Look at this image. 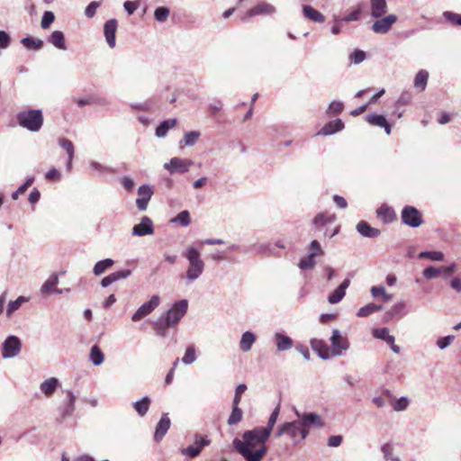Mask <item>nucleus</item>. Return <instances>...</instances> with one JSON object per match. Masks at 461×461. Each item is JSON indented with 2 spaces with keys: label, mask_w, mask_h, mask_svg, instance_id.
<instances>
[{
  "label": "nucleus",
  "mask_w": 461,
  "mask_h": 461,
  "mask_svg": "<svg viewBox=\"0 0 461 461\" xmlns=\"http://www.w3.org/2000/svg\"><path fill=\"white\" fill-rule=\"evenodd\" d=\"M268 438L267 432L262 430L260 427H256L246 430L242 435V440L234 438L232 445L246 461H261L267 452L265 443Z\"/></svg>",
  "instance_id": "1"
},
{
  "label": "nucleus",
  "mask_w": 461,
  "mask_h": 461,
  "mask_svg": "<svg viewBox=\"0 0 461 461\" xmlns=\"http://www.w3.org/2000/svg\"><path fill=\"white\" fill-rule=\"evenodd\" d=\"M183 256L188 261V267L186 269L185 278L186 284L189 285L197 280L202 276L205 265L201 258L199 250L193 246L187 247L185 249Z\"/></svg>",
  "instance_id": "2"
},
{
  "label": "nucleus",
  "mask_w": 461,
  "mask_h": 461,
  "mask_svg": "<svg viewBox=\"0 0 461 461\" xmlns=\"http://www.w3.org/2000/svg\"><path fill=\"white\" fill-rule=\"evenodd\" d=\"M18 124L30 131H39L43 124L42 112L37 110H26L17 113Z\"/></svg>",
  "instance_id": "3"
},
{
  "label": "nucleus",
  "mask_w": 461,
  "mask_h": 461,
  "mask_svg": "<svg viewBox=\"0 0 461 461\" xmlns=\"http://www.w3.org/2000/svg\"><path fill=\"white\" fill-rule=\"evenodd\" d=\"M308 433L309 430L303 427L299 420H294L281 425L276 432V437L280 438L287 435L294 441V444H298L307 437Z\"/></svg>",
  "instance_id": "4"
},
{
  "label": "nucleus",
  "mask_w": 461,
  "mask_h": 461,
  "mask_svg": "<svg viewBox=\"0 0 461 461\" xmlns=\"http://www.w3.org/2000/svg\"><path fill=\"white\" fill-rule=\"evenodd\" d=\"M188 309V302L185 299L176 302L172 307L166 312L163 317L167 320V324L176 325L180 320L185 315Z\"/></svg>",
  "instance_id": "5"
},
{
  "label": "nucleus",
  "mask_w": 461,
  "mask_h": 461,
  "mask_svg": "<svg viewBox=\"0 0 461 461\" xmlns=\"http://www.w3.org/2000/svg\"><path fill=\"white\" fill-rule=\"evenodd\" d=\"M21 350L22 341L17 336H8L2 344V357L5 359L17 357Z\"/></svg>",
  "instance_id": "6"
},
{
  "label": "nucleus",
  "mask_w": 461,
  "mask_h": 461,
  "mask_svg": "<svg viewBox=\"0 0 461 461\" xmlns=\"http://www.w3.org/2000/svg\"><path fill=\"white\" fill-rule=\"evenodd\" d=\"M401 218L404 224L411 228H417L423 222L420 212L411 205H406L403 207Z\"/></svg>",
  "instance_id": "7"
},
{
  "label": "nucleus",
  "mask_w": 461,
  "mask_h": 461,
  "mask_svg": "<svg viewBox=\"0 0 461 461\" xmlns=\"http://www.w3.org/2000/svg\"><path fill=\"white\" fill-rule=\"evenodd\" d=\"M194 161L188 158H181L178 157L172 158L167 163L164 164V168L171 174H185L189 171Z\"/></svg>",
  "instance_id": "8"
},
{
  "label": "nucleus",
  "mask_w": 461,
  "mask_h": 461,
  "mask_svg": "<svg viewBox=\"0 0 461 461\" xmlns=\"http://www.w3.org/2000/svg\"><path fill=\"white\" fill-rule=\"evenodd\" d=\"M160 303L158 295H152L149 302L144 303L131 316L132 321H140L150 314Z\"/></svg>",
  "instance_id": "9"
},
{
  "label": "nucleus",
  "mask_w": 461,
  "mask_h": 461,
  "mask_svg": "<svg viewBox=\"0 0 461 461\" xmlns=\"http://www.w3.org/2000/svg\"><path fill=\"white\" fill-rule=\"evenodd\" d=\"M397 19V16L393 14L375 19L371 27L372 31L377 34H385L392 29Z\"/></svg>",
  "instance_id": "10"
},
{
  "label": "nucleus",
  "mask_w": 461,
  "mask_h": 461,
  "mask_svg": "<svg viewBox=\"0 0 461 461\" xmlns=\"http://www.w3.org/2000/svg\"><path fill=\"white\" fill-rule=\"evenodd\" d=\"M330 343L333 355L335 356L341 355L343 351H346L349 348V342L347 337L342 336L340 331L337 329L333 330L332 331Z\"/></svg>",
  "instance_id": "11"
},
{
  "label": "nucleus",
  "mask_w": 461,
  "mask_h": 461,
  "mask_svg": "<svg viewBox=\"0 0 461 461\" xmlns=\"http://www.w3.org/2000/svg\"><path fill=\"white\" fill-rule=\"evenodd\" d=\"M276 13L274 5L261 2L253 8L247 11V13L241 17L243 22H248L251 17L256 15H268Z\"/></svg>",
  "instance_id": "12"
},
{
  "label": "nucleus",
  "mask_w": 461,
  "mask_h": 461,
  "mask_svg": "<svg viewBox=\"0 0 461 461\" xmlns=\"http://www.w3.org/2000/svg\"><path fill=\"white\" fill-rule=\"evenodd\" d=\"M154 233V225L150 218L143 216L140 219V223L136 224L132 228V235L138 237H143L146 235H152Z\"/></svg>",
  "instance_id": "13"
},
{
  "label": "nucleus",
  "mask_w": 461,
  "mask_h": 461,
  "mask_svg": "<svg viewBox=\"0 0 461 461\" xmlns=\"http://www.w3.org/2000/svg\"><path fill=\"white\" fill-rule=\"evenodd\" d=\"M336 220V217L334 214H326L324 212H320L318 213L313 221H312V225H313V228L315 229V230L317 231H322L323 230V236H327L328 233H327V226L329 224H331L335 221Z\"/></svg>",
  "instance_id": "14"
},
{
  "label": "nucleus",
  "mask_w": 461,
  "mask_h": 461,
  "mask_svg": "<svg viewBox=\"0 0 461 461\" xmlns=\"http://www.w3.org/2000/svg\"><path fill=\"white\" fill-rule=\"evenodd\" d=\"M295 414L300 419L299 422L302 424V426L306 428L308 430L311 426H315L318 428L323 426L321 418L316 413L309 412L301 414L299 411H295Z\"/></svg>",
  "instance_id": "15"
},
{
  "label": "nucleus",
  "mask_w": 461,
  "mask_h": 461,
  "mask_svg": "<svg viewBox=\"0 0 461 461\" xmlns=\"http://www.w3.org/2000/svg\"><path fill=\"white\" fill-rule=\"evenodd\" d=\"M153 194V188L149 185H143L138 189L139 197L136 200L137 207L140 211H145L148 207L149 201Z\"/></svg>",
  "instance_id": "16"
},
{
  "label": "nucleus",
  "mask_w": 461,
  "mask_h": 461,
  "mask_svg": "<svg viewBox=\"0 0 461 461\" xmlns=\"http://www.w3.org/2000/svg\"><path fill=\"white\" fill-rule=\"evenodd\" d=\"M117 30V21L115 19H110L105 22L104 25V34L108 46L111 49L115 47V33Z\"/></svg>",
  "instance_id": "17"
},
{
  "label": "nucleus",
  "mask_w": 461,
  "mask_h": 461,
  "mask_svg": "<svg viewBox=\"0 0 461 461\" xmlns=\"http://www.w3.org/2000/svg\"><path fill=\"white\" fill-rule=\"evenodd\" d=\"M388 10L386 0H370V15L374 19L384 16Z\"/></svg>",
  "instance_id": "18"
},
{
  "label": "nucleus",
  "mask_w": 461,
  "mask_h": 461,
  "mask_svg": "<svg viewBox=\"0 0 461 461\" xmlns=\"http://www.w3.org/2000/svg\"><path fill=\"white\" fill-rule=\"evenodd\" d=\"M350 285V280L346 278L328 297V302L331 304L339 303L345 296L346 290Z\"/></svg>",
  "instance_id": "19"
},
{
  "label": "nucleus",
  "mask_w": 461,
  "mask_h": 461,
  "mask_svg": "<svg viewBox=\"0 0 461 461\" xmlns=\"http://www.w3.org/2000/svg\"><path fill=\"white\" fill-rule=\"evenodd\" d=\"M170 419L167 413H164L156 426L154 439L160 441L170 428Z\"/></svg>",
  "instance_id": "20"
},
{
  "label": "nucleus",
  "mask_w": 461,
  "mask_h": 461,
  "mask_svg": "<svg viewBox=\"0 0 461 461\" xmlns=\"http://www.w3.org/2000/svg\"><path fill=\"white\" fill-rule=\"evenodd\" d=\"M59 284V276L57 274H52L41 285V293L42 294H49L51 292L56 294H62L63 291L61 289H58L57 285Z\"/></svg>",
  "instance_id": "21"
},
{
  "label": "nucleus",
  "mask_w": 461,
  "mask_h": 461,
  "mask_svg": "<svg viewBox=\"0 0 461 461\" xmlns=\"http://www.w3.org/2000/svg\"><path fill=\"white\" fill-rule=\"evenodd\" d=\"M76 396L71 391H67V399L62 407H60L59 412L62 419H66L72 415L75 411Z\"/></svg>",
  "instance_id": "22"
},
{
  "label": "nucleus",
  "mask_w": 461,
  "mask_h": 461,
  "mask_svg": "<svg viewBox=\"0 0 461 461\" xmlns=\"http://www.w3.org/2000/svg\"><path fill=\"white\" fill-rule=\"evenodd\" d=\"M366 121L371 125L384 128L387 135L391 134V126L384 115L375 113L368 114Z\"/></svg>",
  "instance_id": "23"
},
{
  "label": "nucleus",
  "mask_w": 461,
  "mask_h": 461,
  "mask_svg": "<svg viewBox=\"0 0 461 461\" xmlns=\"http://www.w3.org/2000/svg\"><path fill=\"white\" fill-rule=\"evenodd\" d=\"M344 129V122L340 119H336L326 123L317 133L318 135H330Z\"/></svg>",
  "instance_id": "24"
},
{
  "label": "nucleus",
  "mask_w": 461,
  "mask_h": 461,
  "mask_svg": "<svg viewBox=\"0 0 461 461\" xmlns=\"http://www.w3.org/2000/svg\"><path fill=\"white\" fill-rule=\"evenodd\" d=\"M274 337L277 351L281 352L292 348L293 339L287 335L282 332H276Z\"/></svg>",
  "instance_id": "25"
},
{
  "label": "nucleus",
  "mask_w": 461,
  "mask_h": 461,
  "mask_svg": "<svg viewBox=\"0 0 461 461\" xmlns=\"http://www.w3.org/2000/svg\"><path fill=\"white\" fill-rule=\"evenodd\" d=\"M357 230L362 236L366 238H375L378 237L381 233V231L378 229L371 227L365 221H361L357 224Z\"/></svg>",
  "instance_id": "26"
},
{
  "label": "nucleus",
  "mask_w": 461,
  "mask_h": 461,
  "mask_svg": "<svg viewBox=\"0 0 461 461\" xmlns=\"http://www.w3.org/2000/svg\"><path fill=\"white\" fill-rule=\"evenodd\" d=\"M47 41L56 47L57 49L66 50L67 45L65 42V36L61 31H54L47 39Z\"/></svg>",
  "instance_id": "27"
},
{
  "label": "nucleus",
  "mask_w": 461,
  "mask_h": 461,
  "mask_svg": "<svg viewBox=\"0 0 461 461\" xmlns=\"http://www.w3.org/2000/svg\"><path fill=\"white\" fill-rule=\"evenodd\" d=\"M256 339L257 337L253 332L245 331L241 335V339L240 341V349L242 352H249L252 348V346L256 342Z\"/></svg>",
  "instance_id": "28"
},
{
  "label": "nucleus",
  "mask_w": 461,
  "mask_h": 461,
  "mask_svg": "<svg viewBox=\"0 0 461 461\" xmlns=\"http://www.w3.org/2000/svg\"><path fill=\"white\" fill-rule=\"evenodd\" d=\"M303 12L304 17L312 22L323 23L325 20L324 15L311 5H303Z\"/></svg>",
  "instance_id": "29"
},
{
  "label": "nucleus",
  "mask_w": 461,
  "mask_h": 461,
  "mask_svg": "<svg viewBox=\"0 0 461 461\" xmlns=\"http://www.w3.org/2000/svg\"><path fill=\"white\" fill-rule=\"evenodd\" d=\"M58 385L59 380L55 377H50L41 384L40 389L46 396H50L54 393Z\"/></svg>",
  "instance_id": "30"
},
{
  "label": "nucleus",
  "mask_w": 461,
  "mask_h": 461,
  "mask_svg": "<svg viewBox=\"0 0 461 461\" xmlns=\"http://www.w3.org/2000/svg\"><path fill=\"white\" fill-rule=\"evenodd\" d=\"M177 120L176 118L168 119L160 122L156 128V136L163 138L167 135L170 129H173L176 125Z\"/></svg>",
  "instance_id": "31"
},
{
  "label": "nucleus",
  "mask_w": 461,
  "mask_h": 461,
  "mask_svg": "<svg viewBox=\"0 0 461 461\" xmlns=\"http://www.w3.org/2000/svg\"><path fill=\"white\" fill-rule=\"evenodd\" d=\"M151 403V400L149 397L145 396L141 400L137 401L132 403V406L136 412L140 416L143 417L148 412L149 406Z\"/></svg>",
  "instance_id": "32"
},
{
  "label": "nucleus",
  "mask_w": 461,
  "mask_h": 461,
  "mask_svg": "<svg viewBox=\"0 0 461 461\" xmlns=\"http://www.w3.org/2000/svg\"><path fill=\"white\" fill-rule=\"evenodd\" d=\"M114 261L112 258H105L96 262L93 268L95 276H99L103 275L109 267H113Z\"/></svg>",
  "instance_id": "33"
},
{
  "label": "nucleus",
  "mask_w": 461,
  "mask_h": 461,
  "mask_svg": "<svg viewBox=\"0 0 461 461\" xmlns=\"http://www.w3.org/2000/svg\"><path fill=\"white\" fill-rule=\"evenodd\" d=\"M377 216L381 218L384 222L388 223L395 219V212L392 208L386 205H382L377 210Z\"/></svg>",
  "instance_id": "34"
},
{
  "label": "nucleus",
  "mask_w": 461,
  "mask_h": 461,
  "mask_svg": "<svg viewBox=\"0 0 461 461\" xmlns=\"http://www.w3.org/2000/svg\"><path fill=\"white\" fill-rule=\"evenodd\" d=\"M21 43L28 50H40L43 48V41L33 37L22 39Z\"/></svg>",
  "instance_id": "35"
},
{
  "label": "nucleus",
  "mask_w": 461,
  "mask_h": 461,
  "mask_svg": "<svg viewBox=\"0 0 461 461\" xmlns=\"http://www.w3.org/2000/svg\"><path fill=\"white\" fill-rule=\"evenodd\" d=\"M311 344L312 349L318 352L320 357L322 359H328L330 357L327 345L322 340L312 339Z\"/></svg>",
  "instance_id": "36"
},
{
  "label": "nucleus",
  "mask_w": 461,
  "mask_h": 461,
  "mask_svg": "<svg viewBox=\"0 0 461 461\" xmlns=\"http://www.w3.org/2000/svg\"><path fill=\"white\" fill-rule=\"evenodd\" d=\"M418 258H427L431 261L442 262L445 260V255L443 252L438 250L422 251L418 255Z\"/></svg>",
  "instance_id": "37"
},
{
  "label": "nucleus",
  "mask_w": 461,
  "mask_h": 461,
  "mask_svg": "<svg viewBox=\"0 0 461 461\" xmlns=\"http://www.w3.org/2000/svg\"><path fill=\"white\" fill-rule=\"evenodd\" d=\"M89 359L95 366H100L104 360V356L97 345L92 346Z\"/></svg>",
  "instance_id": "38"
},
{
  "label": "nucleus",
  "mask_w": 461,
  "mask_h": 461,
  "mask_svg": "<svg viewBox=\"0 0 461 461\" xmlns=\"http://www.w3.org/2000/svg\"><path fill=\"white\" fill-rule=\"evenodd\" d=\"M280 413V404H278L275 409L274 411H272L269 419H268V421H267V424L266 427H260V429L266 432H267V436L270 437L271 435V432L273 430V428L277 420V418H278V415Z\"/></svg>",
  "instance_id": "39"
},
{
  "label": "nucleus",
  "mask_w": 461,
  "mask_h": 461,
  "mask_svg": "<svg viewBox=\"0 0 461 461\" xmlns=\"http://www.w3.org/2000/svg\"><path fill=\"white\" fill-rule=\"evenodd\" d=\"M373 336L376 339L385 341L387 344H393L394 342V337L389 334L387 328L374 329Z\"/></svg>",
  "instance_id": "40"
},
{
  "label": "nucleus",
  "mask_w": 461,
  "mask_h": 461,
  "mask_svg": "<svg viewBox=\"0 0 461 461\" xmlns=\"http://www.w3.org/2000/svg\"><path fill=\"white\" fill-rule=\"evenodd\" d=\"M429 73L426 70H420L414 78V86L420 91H423L427 86Z\"/></svg>",
  "instance_id": "41"
},
{
  "label": "nucleus",
  "mask_w": 461,
  "mask_h": 461,
  "mask_svg": "<svg viewBox=\"0 0 461 461\" xmlns=\"http://www.w3.org/2000/svg\"><path fill=\"white\" fill-rule=\"evenodd\" d=\"M201 133L197 131H191L185 132L182 140H180V145L184 143L185 146L191 147L194 146L198 140L200 139Z\"/></svg>",
  "instance_id": "42"
},
{
  "label": "nucleus",
  "mask_w": 461,
  "mask_h": 461,
  "mask_svg": "<svg viewBox=\"0 0 461 461\" xmlns=\"http://www.w3.org/2000/svg\"><path fill=\"white\" fill-rule=\"evenodd\" d=\"M169 327H172V325L167 324V320L163 316L154 322V330L156 333L161 337L167 336V330Z\"/></svg>",
  "instance_id": "43"
},
{
  "label": "nucleus",
  "mask_w": 461,
  "mask_h": 461,
  "mask_svg": "<svg viewBox=\"0 0 461 461\" xmlns=\"http://www.w3.org/2000/svg\"><path fill=\"white\" fill-rule=\"evenodd\" d=\"M382 310V306L381 305H376L375 303H368L363 307H361L357 315L358 317H366L372 313H375L378 311Z\"/></svg>",
  "instance_id": "44"
},
{
  "label": "nucleus",
  "mask_w": 461,
  "mask_h": 461,
  "mask_svg": "<svg viewBox=\"0 0 461 461\" xmlns=\"http://www.w3.org/2000/svg\"><path fill=\"white\" fill-rule=\"evenodd\" d=\"M242 415L243 412L241 409L239 407V405L232 404V411L228 419V424L231 426L239 423L242 420Z\"/></svg>",
  "instance_id": "45"
},
{
  "label": "nucleus",
  "mask_w": 461,
  "mask_h": 461,
  "mask_svg": "<svg viewBox=\"0 0 461 461\" xmlns=\"http://www.w3.org/2000/svg\"><path fill=\"white\" fill-rule=\"evenodd\" d=\"M59 144L67 152L68 157H69L70 160H73L75 149L72 141L66 138H59Z\"/></svg>",
  "instance_id": "46"
},
{
  "label": "nucleus",
  "mask_w": 461,
  "mask_h": 461,
  "mask_svg": "<svg viewBox=\"0 0 461 461\" xmlns=\"http://www.w3.org/2000/svg\"><path fill=\"white\" fill-rule=\"evenodd\" d=\"M27 298L19 296L16 300L9 302L6 309V314L10 317L15 311H17L23 303L26 302Z\"/></svg>",
  "instance_id": "47"
},
{
  "label": "nucleus",
  "mask_w": 461,
  "mask_h": 461,
  "mask_svg": "<svg viewBox=\"0 0 461 461\" xmlns=\"http://www.w3.org/2000/svg\"><path fill=\"white\" fill-rule=\"evenodd\" d=\"M170 11L168 7L159 6L155 9L154 17L159 23H164L167 20Z\"/></svg>",
  "instance_id": "48"
},
{
  "label": "nucleus",
  "mask_w": 461,
  "mask_h": 461,
  "mask_svg": "<svg viewBox=\"0 0 461 461\" xmlns=\"http://www.w3.org/2000/svg\"><path fill=\"white\" fill-rule=\"evenodd\" d=\"M344 104L340 101H333L330 104L326 113L329 116H334L342 113Z\"/></svg>",
  "instance_id": "49"
},
{
  "label": "nucleus",
  "mask_w": 461,
  "mask_h": 461,
  "mask_svg": "<svg viewBox=\"0 0 461 461\" xmlns=\"http://www.w3.org/2000/svg\"><path fill=\"white\" fill-rule=\"evenodd\" d=\"M315 258H313L312 255L308 254L301 258L298 266L303 270H308L312 269L315 267Z\"/></svg>",
  "instance_id": "50"
},
{
  "label": "nucleus",
  "mask_w": 461,
  "mask_h": 461,
  "mask_svg": "<svg viewBox=\"0 0 461 461\" xmlns=\"http://www.w3.org/2000/svg\"><path fill=\"white\" fill-rule=\"evenodd\" d=\"M172 222H179L182 226H188L191 222L190 213L185 210L180 212L176 217L171 220Z\"/></svg>",
  "instance_id": "51"
},
{
  "label": "nucleus",
  "mask_w": 461,
  "mask_h": 461,
  "mask_svg": "<svg viewBox=\"0 0 461 461\" xmlns=\"http://www.w3.org/2000/svg\"><path fill=\"white\" fill-rule=\"evenodd\" d=\"M410 404V401L407 397H401L392 402V407L395 411H405Z\"/></svg>",
  "instance_id": "52"
},
{
  "label": "nucleus",
  "mask_w": 461,
  "mask_h": 461,
  "mask_svg": "<svg viewBox=\"0 0 461 461\" xmlns=\"http://www.w3.org/2000/svg\"><path fill=\"white\" fill-rule=\"evenodd\" d=\"M382 453L386 460L399 461L398 457L393 455V447L390 443H385L382 446Z\"/></svg>",
  "instance_id": "53"
},
{
  "label": "nucleus",
  "mask_w": 461,
  "mask_h": 461,
  "mask_svg": "<svg viewBox=\"0 0 461 461\" xmlns=\"http://www.w3.org/2000/svg\"><path fill=\"white\" fill-rule=\"evenodd\" d=\"M195 359H196V356H195V349H194V346L187 347V348L185 349V356L182 358V362L185 365H190V364L194 363L195 361Z\"/></svg>",
  "instance_id": "54"
},
{
  "label": "nucleus",
  "mask_w": 461,
  "mask_h": 461,
  "mask_svg": "<svg viewBox=\"0 0 461 461\" xmlns=\"http://www.w3.org/2000/svg\"><path fill=\"white\" fill-rule=\"evenodd\" d=\"M34 181V177L31 176L29 177L24 184H23L15 192L13 193L12 198L14 200L18 199V196L20 194H23L26 192V190L32 185V184Z\"/></svg>",
  "instance_id": "55"
},
{
  "label": "nucleus",
  "mask_w": 461,
  "mask_h": 461,
  "mask_svg": "<svg viewBox=\"0 0 461 461\" xmlns=\"http://www.w3.org/2000/svg\"><path fill=\"white\" fill-rule=\"evenodd\" d=\"M422 275H423L424 278H426L427 280H431V279L437 278L438 276H440L439 268L435 267L433 266H429V267L424 268V270L422 271Z\"/></svg>",
  "instance_id": "56"
},
{
  "label": "nucleus",
  "mask_w": 461,
  "mask_h": 461,
  "mask_svg": "<svg viewBox=\"0 0 461 461\" xmlns=\"http://www.w3.org/2000/svg\"><path fill=\"white\" fill-rule=\"evenodd\" d=\"M54 20H55V15L52 12H50V11L44 12L41 22V28L48 29L50 26V24L54 22Z\"/></svg>",
  "instance_id": "57"
},
{
  "label": "nucleus",
  "mask_w": 461,
  "mask_h": 461,
  "mask_svg": "<svg viewBox=\"0 0 461 461\" xmlns=\"http://www.w3.org/2000/svg\"><path fill=\"white\" fill-rule=\"evenodd\" d=\"M131 275L130 269H122L110 274L113 283L117 282L121 279H126Z\"/></svg>",
  "instance_id": "58"
},
{
  "label": "nucleus",
  "mask_w": 461,
  "mask_h": 461,
  "mask_svg": "<svg viewBox=\"0 0 461 461\" xmlns=\"http://www.w3.org/2000/svg\"><path fill=\"white\" fill-rule=\"evenodd\" d=\"M131 275L130 269H122L110 274L113 283L117 282L121 279H126Z\"/></svg>",
  "instance_id": "59"
},
{
  "label": "nucleus",
  "mask_w": 461,
  "mask_h": 461,
  "mask_svg": "<svg viewBox=\"0 0 461 461\" xmlns=\"http://www.w3.org/2000/svg\"><path fill=\"white\" fill-rule=\"evenodd\" d=\"M366 59V53L360 50H355L350 55L349 59L351 63L359 64L363 62Z\"/></svg>",
  "instance_id": "60"
},
{
  "label": "nucleus",
  "mask_w": 461,
  "mask_h": 461,
  "mask_svg": "<svg viewBox=\"0 0 461 461\" xmlns=\"http://www.w3.org/2000/svg\"><path fill=\"white\" fill-rule=\"evenodd\" d=\"M438 268L440 276H442L444 278H447L456 271V264L453 262L448 266H442L439 267Z\"/></svg>",
  "instance_id": "61"
},
{
  "label": "nucleus",
  "mask_w": 461,
  "mask_h": 461,
  "mask_svg": "<svg viewBox=\"0 0 461 461\" xmlns=\"http://www.w3.org/2000/svg\"><path fill=\"white\" fill-rule=\"evenodd\" d=\"M202 449H200L198 447H195V446H189L185 448H183L181 450V453L184 455V456H189L191 458H194L197 456L200 455Z\"/></svg>",
  "instance_id": "62"
},
{
  "label": "nucleus",
  "mask_w": 461,
  "mask_h": 461,
  "mask_svg": "<svg viewBox=\"0 0 461 461\" xmlns=\"http://www.w3.org/2000/svg\"><path fill=\"white\" fill-rule=\"evenodd\" d=\"M309 254L312 255L313 258H316L317 256H321L323 254V250L318 240H314L310 243Z\"/></svg>",
  "instance_id": "63"
},
{
  "label": "nucleus",
  "mask_w": 461,
  "mask_h": 461,
  "mask_svg": "<svg viewBox=\"0 0 461 461\" xmlns=\"http://www.w3.org/2000/svg\"><path fill=\"white\" fill-rule=\"evenodd\" d=\"M443 16L450 23L461 25V14H455L449 11H446L443 13Z\"/></svg>",
  "instance_id": "64"
}]
</instances>
